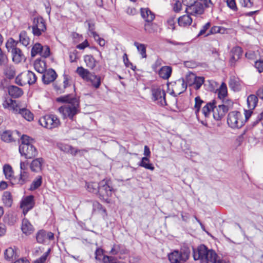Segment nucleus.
Returning <instances> with one entry per match:
<instances>
[{
	"label": "nucleus",
	"mask_w": 263,
	"mask_h": 263,
	"mask_svg": "<svg viewBox=\"0 0 263 263\" xmlns=\"http://www.w3.org/2000/svg\"><path fill=\"white\" fill-rule=\"evenodd\" d=\"M239 3L244 7L250 8L253 6L251 0H239Z\"/></svg>",
	"instance_id": "nucleus-61"
},
{
	"label": "nucleus",
	"mask_w": 263,
	"mask_h": 263,
	"mask_svg": "<svg viewBox=\"0 0 263 263\" xmlns=\"http://www.w3.org/2000/svg\"><path fill=\"white\" fill-rule=\"evenodd\" d=\"M19 152L21 155L24 156L26 159H32L37 155V149L32 144H21Z\"/></svg>",
	"instance_id": "nucleus-9"
},
{
	"label": "nucleus",
	"mask_w": 263,
	"mask_h": 263,
	"mask_svg": "<svg viewBox=\"0 0 263 263\" xmlns=\"http://www.w3.org/2000/svg\"><path fill=\"white\" fill-rule=\"evenodd\" d=\"M204 101L201 100L200 97L198 96L195 98V105L194 108L195 110L196 114L199 113L200 110V107L202 104L203 103Z\"/></svg>",
	"instance_id": "nucleus-52"
},
{
	"label": "nucleus",
	"mask_w": 263,
	"mask_h": 263,
	"mask_svg": "<svg viewBox=\"0 0 263 263\" xmlns=\"http://www.w3.org/2000/svg\"><path fill=\"white\" fill-rule=\"evenodd\" d=\"M241 114L237 111H233L229 113L227 123L232 128H240L243 125V122L240 119Z\"/></svg>",
	"instance_id": "nucleus-8"
},
{
	"label": "nucleus",
	"mask_w": 263,
	"mask_h": 263,
	"mask_svg": "<svg viewBox=\"0 0 263 263\" xmlns=\"http://www.w3.org/2000/svg\"><path fill=\"white\" fill-rule=\"evenodd\" d=\"M37 80L35 73L31 71H27L20 74L15 79V83L20 86L26 84L29 85L34 84Z\"/></svg>",
	"instance_id": "nucleus-5"
},
{
	"label": "nucleus",
	"mask_w": 263,
	"mask_h": 263,
	"mask_svg": "<svg viewBox=\"0 0 263 263\" xmlns=\"http://www.w3.org/2000/svg\"><path fill=\"white\" fill-rule=\"evenodd\" d=\"M218 97L219 99H224L227 95V87L225 83H222L218 90Z\"/></svg>",
	"instance_id": "nucleus-51"
},
{
	"label": "nucleus",
	"mask_w": 263,
	"mask_h": 263,
	"mask_svg": "<svg viewBox=\"0 0 263 263\" xmlns=\"http://www.w3.org/2000/svg\"><path fill=\"white\" fill-rule=\"evenodd\" d=\"M139 165L151 171H153L155 169L154 166L152 163H149V160L146 157H144L142 158Z\"/></svg>",
	"instance_id": "nucleus-39"
},
{
	"label": "nucleus",
	"mask_w": 263,
	"mask_h": 263,
	"mask_svg": "<svg viewBox=\"0 0 263 263\" xmlns=\"http://www.w3.org/2000/svg\"><path fill=\"white\" fill-rule=\"evenodd\" d=\"M210 26L211 23L210 22L206 23L200 30L199 33L198 34V36L203 35L205 33L206 30L210 27Z\"/></svg>",
	"instance_id": "nucleus-64"
},
{
	"label": "nucleus",
	"mask_w": 263,
	"mask_h": 263,
	"mask_svg": "<svg viewBox=\"0 0 263 263\" xmlns=\"http://www.w3.org/2000/svg\"><path fill=\"white\" fill-rule=\"evenodd\" d=\"M171 263H183L189 258V255L185 252L175 250L168 255Z\"/></svg>",
	"instance_id": "nucleus-10"
},
{
	"label": "nucleus",
	"mask_w": 263,
	"mask_h": 263,
	"mask_svg": "<svg viewBox=\"0 0 263 263\" xmlns=\"http://www.w3.org/2000/svg\"><path fill=\"white\" fill-rule=\"evenodd\" d=\"M8 93L12 97L17 98L23 95V91L21 88L12 85L8 87Z\"/></svg>",
	"instance_id": "nucleus-26"
},
{
	"label": "nucleus",
	"mask_w": 263,
	"mask_h": 263,
	"mask_svg": "<svg viewBox=\"0 0 263 263\" xmlns=\"http://www.w3.org/2000/svg\"><path fill=\"white\" fill-rule=\"evenodd\" d=\"M43 49V46L40 43H35L31 49V55L32 57H34L37 54H40L42 52Z\"/></svg>",
	"instance_id": "nucleus-47"
},
{
	"label": "nucleus",
	"mask_w": 263,
	"mask_h": 263,
	"mask_svg": "<svg viewBox=\"0 0 263 263\" xmlns=\"http://www.w3.org/2000/svg\"><path fill=\"white\" fill-rule=\"evenodd\" d=\"M102 260L103 263H116V262L114 257L107 255L103 256Z\"/></svg>",
	"instance_id": "nucleus-59"
},
{
	"label": "nucleus",
	"mask_w": 263,
	"mask_h": 263,
	"mask_svg": "<svg viewBox=\"0 0 263 263\" xmlns=\"http://www.w3.org/2000/svg\"><path fill=\"white\" fill-rule=\"evenodd\" d=\"M176 86L175 88L176 90H177V88L179 87L180 88L179 89V91L177 92V95H175L174 96L176 97L177 95H179L181 94V93L183 92L184 91H185L186 88H187V84L185 83L184 80L183 79L182 80H179L176 83Z\"/></svg>",
	"instance_id": "nucleus-40"
},
{
	"label": "nucleus",
	"mask_w": 263,
	"mask_h": 263,
	"mask_svg": "<svg viewBox=\"0 0 263 263\" xmlns=\"http://www.w3.org/2000/svg\"><path fill=\"white\" fill-rule=\"evenodd\" d=\"M242 50L241 48L238 46L232 48L231 51V59L230 64L231 66L235 65V62L238 61L242 55Z\"/></svg>",
	"instance_id": "nucleus-17"
},
{
	"label": "nucleus",
	"mask_w": 263,
	"mask_h": 263,
	"mask_svg": "<svg viewBox=\"0 0 263 263\" xmlns=\"http://www.w3.org/2000/svg\"><path fill=\"white\" fill-rule=\"evenodd\" d=\"M78 74L84 80H87L88 78L92 74L88 70L82 67H78L76 70Z\"/></svg>",
	"instance_id": "nucleus-36"
},
{
	"label": "nucleus",
	"mask_w": 263,
	"mask_h": 263,
	"mask_svg": "<svg viewBox=\"0 0 263 263\" xmlns=\"http://www.w3.org/2000/svg\"><path fill=\"white\" fill-rule=\"evenodd\" d=\"M87 81L90 82L93 87L97 89L99 88L101 85V77L92 73L90 77L88 78Z\"/></svg>",
	"instance_id": "nucleus-35"
},
{
	"label": "nucleus",
	"mask_w": 263,
	"mask_h": 263,
	"mask_svg": "<svg viewBox=\"0 0 263 263\" xmlns=\"http://www.w3.org/2000/svg\"><path fill=\"white\" fill-rule=\"evenodd\" d=\"M42 183V177L37 176L32 181L29 187V190L34 191L38 189Z\"/></svg>",
	"instance_id": "nucleus-44"
},
{
	"label": "nucleus",
	"mask_w": 263,
	"mask_h": 263,
	"mask_svg": "<svg viewBox=\"0 0 263 263\" xmlns=\"http://www.w3.org/2000/svg\"><path fill=\"white\" fill-rule=\"evenodd\" d=\"M58 147L61 151L66 153H69L73 156H76L78 152H81L83 151L86 152V151L84 149L80 150L76 149L70 145L64 143L58 144Z\"/></svg>",
	"instance_id": "nucleus-18"
},
{
	"label": "nucleus",
	"mask_w": 263,
	"mask_h": 263,
	"mask_svg": "<svg viewBox=\"0 0 263 263\" xmlns=\"http://www.w3.org/2000/svg\"><path fill=\"white\" fill-rule=\"evenodd\" d=\"M34 205V196L33 195L26 197L21 203V208L23 209L24 214H26L29 210H31Z\"/></svg>",
	"instance_id": "nucleus-15"
},
{
	"label": "nucleus",
	"mask_w": 263,
	"mask_h": 263,
	"mask_svg": "<svg viewBox=\"0 0 263 263\" xmlns=\"http://www.w3.org/2000/svg\"><path fill=\"white\" fill-rule=\"evenodd\" d=\"M153 99L157 101V103L161 106L166 105L165 100V92L160 87H154L152 89Z\"/></svg>",
	"instance_id": "nucleus-11"
},
{
	"label": "nucleus",
	"mask_w": 263,
	"mask_h": 263,
	"mask_svg": "<svg viewBox=\"0 0 263 263\" xmlns=\"http://www.w3.org/2000/svg\"><path fill=\"white\" fill-rule=\"evenodd\" d=\"M87 189L89 192L98 194L100 187V182H89L86 183Z\"/></svg>",
	"instance_id": "nucleus-45"
},
{
	"label": "nucleus",
	"mask_w": 263,
	"mask_h": 263,
	"mask_svg": "<svg viewBox=\"0 0 263 263\" xmlns=\"http://www.w3.org/2000/svg\"><path fill=\"white\" fill-rule=\"evenodd\" d=\"M64 80L62 84V88H58V93H62L65 92V89L72 85L70 78L66 74L63 75Z\"/></svg>",
	"instance_id": "nucleus-30"
},
{
	"label": "nucleus",
	"mask_w": 263,
	"mask_h": 263,
	"mask_svg": "<svg viewBox=\"0 0 263 263\" xmlns=\"http://www.w3.org/2000/svg\"><path fill=\"white\" fill-rule=\"evenodd\" d=\"M216 101L215 100H212V102H208L204 106L202 109V112L205 118L210 116L211 112L214 114V110L216 107Z\"/></svg>",
	"instance_id": "nucleus-19"
},
{
	"label": "nucleus",
	"mask_w": 263,
	"mask_h": 263,
	"mask_svg": "<svg viewBox=\"0 0 263 263\" xmlns=\"http://www.w3.org/2000/svg\"><path fill=\"white\" fill-rule=\"evenodd\" d=\"M18 249L15 247L8 248L5 251V258L9 261L15 259L18 256Z\"/></svg>",
	"instance_id": "nucleus-20"
},
{
	"label": "nucleus",
	"mask_w": 263,
	"mask_h": 263,
	"mask_svg": "<svg viewBox=\"0 0 263 263\" xmlns=\"http://www.w3.org/2000/svg\"><path fill=\"white\" fill-rule=\"evenodd\" d=\"M258 102V96L255 95H250L247 98V104L250 109H253L257 105Z\"/></svg>",
	"instance_id": "nucleus-34"
},
{
	"label": "nucleus",
	"mask_w": 263,
	"mask_h": 263,
	"mask_svg": "<svg viewBox=\"0 0 263 263\" xmlns=\"http://www.w3.org/2000/svg\"><path fill=\"white\" fill-rule=\"evenodd\" d=\"M20 42L24 46H27L30 43V39L25 31H22L19 35Z\"/></svg>",
	"instance_id": "nucleus-43"
},
{
	"label": "nucleus",
	"mask_w": 263,
	"mask_h": 263,
	"mask_svg": "<svg viewBox=\"0 0 263 263\" xmlns=\"http://www.w3.org/2000/svg\"><path fill=\"white\" fill-rule=\"evenodd\" d=\"M32 28V32L34 36H39L46 31L45 21L42 16L35 17L33 19L32 25L29 26Z\"/></svg>",
	"instance_id": "nucleus-7"
},
{
	"label": "nucleus",
	"mask_w": 263,
	"mask_h": 263,
	"mask_svg": "<svg viewBox=\"0 0 263 263\" xmlns=\"http://www.w3.org/2000/svg\"><path fill=\"white\" fill-rule=\"evenodd\" d=\"M172 68L170 66H164L158 71L159 76L164 80L168 79L172 74Z\"/></svg>",
	"instance_id": "nucleus-23"
},
{
	"label": "nucleus",
	"mask_w": 263,
	"mask_h": 263,
	"mask_svg": "<svg viewBox=\"0 0 263 263\" xmlns=\"http://www.w3.org/2000/svg\"><path fill=\"white\" fill-rule=\"evenodd\" d=\"M3 172L7 179H10L13 176V170L9 164H5L3 167Z\"/></svg>",
	"instance_id": "nucleus-50"
},
{
	"label": "nucleus",
	"mask_w": 263,
	"mask_h": 263,
	"mask_svg": "<svg viewBox=\"0 0 263 263\" xmlns=\"http://www.w3.org/2000/svg\"><path fill=\"white\" fill-rule=\"evenodd\" d=\"M140 13L146 22H152L155 18V14L148 8H141Z\"/></svg>",
	"instance_id": "nucleus-21"
},
{
	"label": "nucleus",
	"mask_w": 263,
	"mask_h": 263,
	"mask_svg": "<svg viewBox=\"0 0 263 263\" xmlns=\"http://www.w3.org/2000/svg\"><path fill=\"white\" fill-rule=\"evenodd\" d=\"M204 79L202 77H196L194 81L195 89L196 90L199 89L203 83H204Z\"/></svg>",
	"instance_id": "nucleus-53"
},
{
	"label": "nucleus",
	"mask_w": 263,
	"mask_h": 263,
	"mask_svg": "<svg viewBox=\"0 0 263 263\" xmlns=\"http://www.w3.org/2000/svg\"><path fill=\"white\" fill-rule=\"evenodd\" d=\"M254 66L259 72L263 71V60L256 61L255 62Z\"/></svg>",
	"instance_id": "nucleus-60"
},
{
	"label": "nucleus",
	"mask_w": 263,
	"mask_h": 263,
	"mask_svg": "<svg viewBox=\"0 0 263 263\" xmlns=\"http://www.w3.org/2000/svg\"><path fill=\"white\" fill-rule=\"evenodd\" d=\"M21 144H32L31 141L33 140L30 139V138L27 135H23L21 138Z\"/></svg>",
	"instance_id": "nucleus-62"
},
{
	"label": "nucleus",
	"mask_w": 263,
	"mask_h": 263,
	"mask_svg": "<svg viewBox=\"0 0 263 263\" xmlns=\"http://www.w3.org/2000/svg\"><path fill=\"white\" fill-rule=\"evenodd\" d=\"M93 211H98L104 216L107 215L106 209L98 201H94L92 203Z\"/></svg>",
	"instance_id": "nucleus-42"
},
{
	"label": "nucleus",
	"mask_w": 263,
	"mask_h": 263,
	"mask_svg": "<svg viewBox=\"0 0 263 263\" xmlns=\"http://www.w3.org/2000/svg\"><path fill=\"white\" fill-rule=\"evenodd\" d=\"M50 48L49 46H46L45 47L43 46V49L42 50V52L41 53V56L44 58H47L50 55Z\"/></svg>",
	"instance_id": "nucleus-58"
},
{
	"label": "nucleus",
	"mask_w": 263,
	"mask_h": 263,
	"mask_svg": "<svg viewBox=\"0 0 263 263\" xmlns=\"http://www.w3.org/2000/svg\"><path fill=\"white\" fill-rule=\"evenodd\" d=\"M18 114L21 115V116L28 121H31L33 120V114L28 109L25 108L20 109Z\"/></svg>",
	"instance_id": "nucleus-33"
},
{
	"label": "nucleus",
	"mask_w": 263,
	"mask_h": 263,
	"mask_svg": "<svg viewBox=\"0 0 263 263\" xmlns=\"http://www.w3.org/2000/svg\"><path fill=\"white\" fill-rule=\"evenodd\" d=\"M229 86L235 91L240 90V84L238 78L231 77L229 81Z\"/></svg>",
	"instance_id": "nucleus-37"
},
{
	"label": "nucleus",
	"mask_w": 263,
	"mask_h": 263,
	"mask_svg": "<svg viewBox=\"0 0 263 263\" xmlns=\"http://www.w3.org/2000/svg\"><path fill=\"white\" fill-rule=\"evenodd\" d=\"M4 73L8 79H12L15 74L14 67L12 66H7L6 65L4 68Z\"/></svg>",
	"instance_id": "nucleus-46"
},
{
	"label": "nucleus",
	"mask_w": 263,
	"mask_h": 263,
	"mask_svg": "<svg viewBox=\"0 0 263 263\" xmlns=\"http://www.w3.org/2000/svg\"><path fill=\"white\" fill-rule=\"evenodd\" d=\"M193 257L195 260H200L202 262L216 263L219 256L212 249H209L204 245H200L197 249H193Z\"/></svg>",
	"instance_id": "nucleus-2"
},
{
	"label": "nucleus",
	"mask_w": 263,
	"mask_h": 263,
	"mask_svg": "<svg viewBox=\"0 0 263 263\" xmlns=\"http://www.w3.org/2000/svg\"><path fill=\"white\" fill-rule=\"evenodd\" d=\"M167 23L168 26V28L172 30L175 29V16H171L170 17L167 21Z\"/></svg>",
	"instance_id": "nucleus-57"
},
{
	"label": "nucleus",
	"mask_w": 263,
	"mask_h": 263,
	"mask_svg": "<svg viewBox=\"0 0 263 263\" xmlns=\"http://www.w3.org/2000/svg\"><path fill=\"white\" fill-rule=\"evenodd\" d=\"M144 29L147 33H153L157 32L158 26L156 23L152 22H146L144 24Z\"/></svg>",
	"instance_id": "nucleus-32"
},
{
	"label": "nucleus",
	"mask_w": 263,
	"mask_h": 263,
	"mask_svg": "<svg viewBox=\"0 0 263 263\" xmlns=\"http://www.w3.org/2000/svg\"><path fill=\"white\" fill-rule=\"evenodd\" d=\"M8 60L7 55L3 52L0 48V66H5L7 65Z\"/></svg>",
	"instance_id": "nucleus-54"
},
{
	"label": "nucleus",
	"mask_w": 263,
	"mask_h": 263,
	"mask_svg": "<svg viewBox=\"0 0 263 263\" xmlns=\"http://www.w3.org/2000/svg\"><path fill=\"white\" fill-rule=\"evenodd\" d=\"M0 135L3 141L6 142H10L13 141L12 133L11 130H5L2 132L0 130Z\"/></svg>",
	"instance_id": "nucleus-38"
},
{
	"label": "nucleus",
	"mask_w": 263,
	"mask_h": 263,
	"mask_svg": "<svg viewBox=\"0 0 263 263\" xmlns=\"http://www.w3.org/2000/svg\"><path fill=\"white\" fill-rule=\"evenodd\" d=\"M190 14L184 15L179 17L178 19V23L180 26L186 27L191 25L193 20L190 16Z\"/></svg>",
	"instance_id": "nucleus-28"
},
{
	"label": "nucleus",
	"mask_w": 263,
	"mask_h": 263,
	"mask_svg": "<svg viewBox=\"0 0 263 263\" xmlns=\"http://www.w3.org/2000/svg\"><path fill=\"white\" fill-rule=\"evenodd\" d=\"M2 200L5 206L8 208L11 206L13 203V199L12 195L10 192H4L2 197Z\"/></svg>",
	"instance_id": "nucleus-25"
},
{
	"label": "nucleus",
	"mask_w": 263,
	"mask_h": 263,
	"mask_svg": "<svg viewBox=\"0 0 263 263\" xmlns=\"http://www.w3.org/2000/svg\"><path fill=\"white\" fill-rule=\"evenodd\" d=\"M216 104V107L214 110L213 118L216 121L220 120L229 110L228 105L219 104L217 106Z\"/></svg>",
	"instance_id": "nucleus-14"
},
{
	"label": "nucleus",
	"mask_w": 263,
	"mask_h": 263,
	"mask_svg": "<svg viewBox=\"0 0 263 263\" xmlns=\"http://www.w3.org/2000/svg\"><path fill=\"white\" fill-rule=\"evenodd\" d=\"M114 191V190L111 185L110 180L104 179L100 182L98 195L101 200L107 203H109V197L111 196Z\"/></svg>",
	"instance_id": "nucleus-4"
},
{
	"label": "nucleus",
	"mask_w": 263,
	"mask_h": 263,
	"mask_svg": "<svg viewBox=\"0 0 263 263\" xmlns=\"http://www.w3.org/2000/svg\"><path fill=\"white\" fill-rule=\"evenodd\" d=\"M57 100L58 102L67 103L59 108V111L62 114L64 118H69L72 120L78 113L80 102L78 98L68 94L58 98Z\"/></svg>",
	"instance_id": "nucleus-1"
},
{
	"label": "nucleus",
	"mask_w": 263,
	"mask_h": 263,
	"mask_svg": "<svg viewBox=\"0 0 263 263\" xmlns=\"http://www.w3.org/2000/svg\"><path fill=\"white\" fill-rule=\"evenodd\" d=\"M44 73L42 76V80L45 84H48L53 82L58 76L55 71L52 69L45 70Z\"/></svg>",
	"instance_id": "nucleus-16"
},
{
	"label": "nucleus",
	"mask_w": 263,
	"mask_h": 263,
	"mask_svg": "<svg viewBox=\"0 0 263 263\" xmlns=\"http://www.w3.org/2000/svg\"><path fill=\"white\" fill-rule=\"evenodd\" d=\"M22 185L29 181V174L26 171H21L19 176H17Z\"/></svg>",
	"instance_id": "nucleus-49"
},
{
	"label": "nucleus",
	"mask_w": 263,
	"mask_h": 263,
	"mask_svg": "<svg viewBox=\"0 0 263 263\" xmlns=\"http://www.w3.org/2000/svg\"><path fill=\"white\" fill-rule=\"evenodd\" d=\"M43 162L44 160L42 158L34 159L30 164L31 170L35 172H40L42 170Z\"/></svg>",
	"instance_id": "nucleus-22"
},
{
	"label": "nucleus",
	"mask_w": 263,
	"mask_h": 263,
	"mask_svg": "<svg viewBox=\"0 0 263 263\" xmlns=\"http://www.w3.org/2000/svg\"><path fill=\"white\" fill-rule=\"evenodd\" d=\"M103 250L101 249L98 248L95 251V258L98 260H102V257L103 256Z\"/></svg>",
	"instance_id": "nucleus-63"
},
{
	"label": "nucleus",
	"mask_w": 263,
	"mask_h": 263,
	"mask_svg": "<svg viewBox=\"0 0 263 263\" xmlns=\"http://www.w3.org/2000/svg\"><path fill=\"white\" fill-rule=\"evenodd\" d=\"M110 253L112 255L125 254L127 253V250L121 245H114L111 248Z\"/></svg>",
	"instance_id": "nucleus-29"
},
{
	"label": "nucleus",
	"mask_w": 263,
	"mask_h": 263,
	"mask_svg": "<svg viewBox=\"0 0 263 263\" xmlns=\"http://www.w3.org/2000/svg\"><path fill=\"white\" fill-rule=\"evenodd\" d=\"M263 117V112H261L259 115H258L256 118L251 123V126L252 127L255 126L256 125H257L259 123H260L262 125V119Z\"/></svg>",
	"instance_id": "nucleus-56"
},
{
	"label": "nucleus",
	"mask_w": 263,
	"mask_h": 263,
	"mask_svg": "<svg viewBox=\"0 0 263 263\" xmlns=\"http://www.w3.org/2000/svg\"><path fill=\"white\" fill-rule=\"evenodd\" d=\"M3 106L6 109L17 111L16 101L13 100L11 98H6L3 103Z\"/></svg>",
	"instance_id": "nucleus-27"
},
{
	"label": "nucleus",
	"mask_w": 263,
	"mask_h": 263,
	"mask_svg": "<svg viewBox=\"0 0 263 263\" xmlns=\"http://www.w3.org/2000/svg\"><path fill=\"white\" fill-rule=\"evenodd\" d=\"M92 36L95 40L97 42L100 46H104L105 44V41L104 39L101 38L99 36V34L97 32H93Z\"/></svg>",
	"instance_id": "nucleus-55"
},
{
	"label": "nucleus",
	"mask_w": 263,
	"mask_h": 263,
	"mask_svg": "<svg viewBox=\"0 0 263 263\" xmlns=\"http://www.w3.org/2000/svg\"><path fill=\"white\" fill-rule=\"evenodd\" d=\"M21 229L23 233L26 235H29L34 231V228L32 225L26 219H24L23 220Z\"/></svg>",
	"instance_id": "nucleus-24"
},
{
	"label": "nucleus",
	"mask_w": 263,
	"mask_h": 263,
	"mask_svg": "<svg viewBox=\"0 0 263 263\" xmlns=\"http://www.w3.org/2000/svg\"><path fill=\"white\" fill-rule=\"evenodd\" d=\"M185 12L192 15H201L204 12V6L201 2L198 1L189 7H186Z\"/></svg>",
	"instance_id": "nucleus-12"
},
{
	"label": "nucleus",
	"mask_w": 263,
	"mask_h": 263,
	"mask_svg": "<svg viewBox=\"0 0 263 263\" xmlns=\"http://www.w3.org/2000/svg\"><path fill=\"white\" fill-rule=\"evenodd\" d=\"M39 123L44 127L51 129L58 127L60 124V121L57 116L48 115L41 117L39 120Z\"/></svg>",
	"instance_id": "nucleus-6"
},
{
	"label": "nucleus",
	"mask_w": 263,
	"mask_h": 263,
	"mask_svg": "<svg viewBox=\"0 0 263 263\" xmlns=\"http://www.w3.org/2000/svg\"><path fill=\"white\" fill-rule=\"evenodd\" d=\"M134 46L137 47V50H138L140 54L141 55L143 58H145L146 57V46L144 44L139 43L137 42L134 43Z\"/></svg>",
	"instance_id": "nucleus-48"
},
{
	"label": "nucleus",
	"mask_w": 263,
	"mask_h": 263,
	"mask_svg": "<svg viewBox=\"0 0 263 263\" xmlns=\"http://www.w3.org/2000/svg\"><path fill=\"white\" fill-rule=\"evenodd\" d=\"M34 67L38 72L43 73L46 70V63L44 61L37 59L34 62Z\"/></svg>",
	"instance_id": "nucleus-31"
},
{
	"label": "nucleus",
	"mask_w": 263,
	"mask_h": 263,
	"mask_svg": "<svg viewBox=\"0 0 263 263\" xmlns=\"http://www.w3.org/2000/svg\"><path fill=\"white\" fill-rule=\"evenodd\" d=\"M84 61L87 67L93 69L96 66V61L91 55H86L84 58Z\"/></svg>",
	"instance_id": "nucleus-41"
},
{
	"label": "nucleus",
	"mask_w": 263,
	"mask_h": 263,
	"mask_svg": "<svg viewBox=\"0 0 263 263\" xmlns=\"http://www.w3.org/2000/svg\"><path fill=\"white\" fill-rule=\"evenodd\" d=\"M54 234L51 232H46L44 230H41L36 234V239L39 243H45L47 240H53Z\"/></svg>",
	"instance_id": "nucleus-13"
},
{
	"label": "nucleus",
	"mask_w": 263,
	"mask_h": 263,
	"mask_svg": "<svg viewBox=\"0 0 263 263\" xmlns=\"http://www.w3.org/2000/svg\"><path fill=\"white\" fill-rule=\"evenodd\" d=\"M18 44V42L12 37L9 38L6 43V47L8 51L11 52L13 61L17 64L25 60L22 50L17 47Z\"/></svg>",
	"instance_id": "nucleus-3"
}]
</instances>
